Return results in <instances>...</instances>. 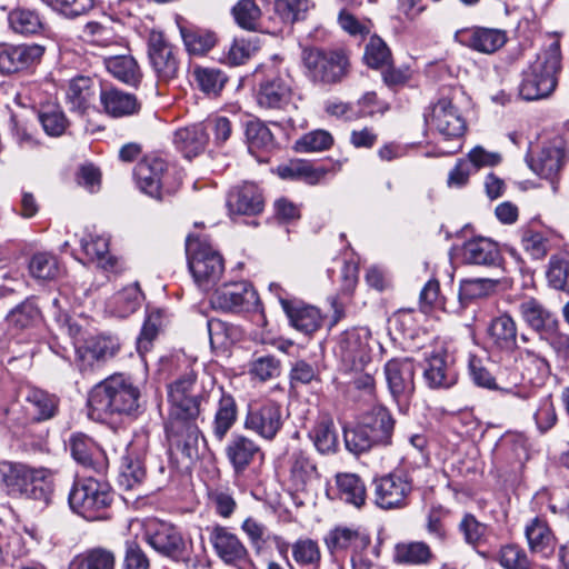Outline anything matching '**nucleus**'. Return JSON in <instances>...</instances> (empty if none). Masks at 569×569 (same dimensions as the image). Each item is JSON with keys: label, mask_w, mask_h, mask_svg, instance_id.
I'll use <instances>...</instances> for the list:
<instances>
[{"label": "nucleus", "mask_w": 569, "mask_h": 569, "mask_svg": "<svg viewBox=\"0 0 569 569\" xmlns=\"http://www.w3.org/2000/svg\"><path fill=\"white\" fill-rule=\"evenodd\" d=\"M114 553L109 549L96 547L73 557L69 569H114Z\"/></svg>", "instance_id": "37998d69"}, {"label": "nucleus", "mask_w": 569, "mask_h": 569, "mask_svg": "<svg viewBox=\"0 0 569 569\" xmlns=\"http://www.w3.org/2000/svg\"><path fill=\"white\" fill-rule=\"evenodd\" d=\"M143 540L161 556L180 560L186 553V541L171 523L149 520L144 525Z\"/></svg>", "instance_id": "9b49d317"}, {"label": "nucleus", "mask_w": 569, "mask_h": 569, "mask_svg": "<svg viewBox=\"0 0 569 569\" xmlns=\"http://www.w3.org/2000/svg\"><path fill=\"white\" fill-rule=\"evenodd\" d=\"M134 178L141 191L158 200H164L177 188L167 186V163L157 157H146L134 168Z\"/></svg>", "instance_id": "4468645a"}, {"label": "nucleus", "mask_w": 569, "mask_h": 569, "mask_svg": "<svg viewBox=\"0 0 569 569\" xmlns=\"http://www.w3.org/2000/svg\"><path fill=\"white\" fill-rule=\"evenodd\" d=\"M100 101L104 112L112 118L129 117L140 110V102L134 94L117 88L101 89Z\"/></svg>", "instance_id": "c756f323"}, {"label": "nucleus", "mask_w": 569, "mask_h": 569, "mask_svg": "<svg viewBox=\"0 0 569 569\" xmlns=\"http://www.w3.org/2000/svg\"><path fill=\"white\" fill-rule=\"evenodd\" d=\"M161 326L162 313L160 310H153L147 315L137 339V350L141 356L151 349L152 342L157 338Z\"/></svg>", "instance_id": "680f3d73"}, {"label": "nucleus", "mask_w": 569, "mask_h": 569, "mask_svg": "<svg viewBox=\"0 0 569 569\" xmlns=\"http://www.w3.org/2000/svg\"><path fill=\"white\" fill-rule=\"evenodd\" d=\"M463 260L469 264L498 267L502 256L498 244L488 238H473L462 247Z\"/></svg>", "instance_id": "c85d7f7f"}, {"label": "nucleus", "mask_w": 569, "mask_h": 569, "mask_svg": "<svg viewBox=\"0 0 569 569\" xmlns=\"http://www.w3.org/2000/svg\"><path fill=\"white\" fill-rule=\"evenodd\" d=\"M278 172L282 179L303 180L309 184L317 183L326 173L301 160L290 161L288 164L279 167Z\"/></svg>", "instance_id": "864d4df0"}, {"label": "nucleus", "mask_w": 569, "mask_h": 569, "mask_svg": "<svg viewBox=\"0 0 569 569\" xmlns=\"http://www.w3.org/2000/svg\"><path fill=\"white\" fill-rule=\"evenodd\" d=\"M120 349L119 340L111 336H97L76 347L74 363L86 376L96 371L101 363L113 358Z\"/></svg>", "instance_id": "f8f14e48"}, {"label": "nucleus", "mask_w": 569, "mask_h": 569, "mask_svg": "<svg viewBox=\"0 0 569 569\" xmlns=\"http://www.w3.org/2000/svg\"><path fill=\"white\" fill-rule=\"evenodd\" d=\"M455 39L471 50L490 54L505 46L507 36L500 29L471 27L456 31Z\"/></svg>", "instance_id": "aec40b11"}, {"label": "nucleus", "mask_w": 569, "mask_h": 569, "mask_svg": "<svg viewBox=\"0 0 569 569\" xmlns=\"http://www.w3.org/2000/svg\"><path fill=\"white\" fill-rule=\"evenodd\" d=\"M73 459L86 468L101 471L103 469V452L88 436L76 433L69 440Z\"/></svg>", "instance_id": "473e14b6"}, {"label": "nucleus", "mask_w": 569, "mask_h": 569, "mask_svg": "<svg viewBox=\"0 0 569 569\" xmlns=\"http://www.w3.org/2000/svg\"><path fill=\"white\" fill-rule=\"evenodd\" d=\"M81 248L84 254L104 271H113L118 266V259L109 254V240L102 236H90L81 239Z\"/></svg>", "instance_id": "79ce46f5"}, {"label": "nucleus", "mask_w": 569, "mask_h": 569, "mask_svg": "<svg viewBox=\"0 0 569 569\" xmlns=\"http://www.w3.org/2000/svg\"><path fill=\"white\" fill-rule=\"evenodd\" d=\"M26 410L34 421L53 418L59 410V398L39 388H28L24 396Z\"/></svg>", "instance_id": "2f4dec72"}, {"label": "nucleus", "mask_w": 569, "mask_h": 569, "mask_svg": "<svg viewBox=\"0 0 569 569\" xmlns=\"http://www.w3.org/2000/svg\"><path fill=\"white\" fill-rule=\"evenodd\" d=\"M333 143L332 136L326 130H315L302 136L296 142V150L300 152H318L328 150Z\"/></svg>", "instance_id": "338daca9"}, {"label": "nucleus", "mask_w": 569, "mask_h": 569, "mask_svg": "<svg viewBox=\"0 0 569 569\" xmlns=\"http://www.w3.org/2000/svg\"><path fill=\"white\" fill-rule=\"evenodd\" d=\"M0 478L11 493L49 505L54 492V472L48 468H32L11 461L0 462Z\"/></svg>", "instance_id": "7ed1b4c3"}, {"label": "nucleus", "mask_w": 569, "mask_h": 569, "mask_svg": "<svg viewBox=\"0 0 569 569\" xmlns=\"http://www.w3.org/2000/svg\"><path fill=\"white\" fill-rule=\"evenodd\" d=\"M339 498L346 503L361 508L367 498L366 486L355 473H339L336 476Z\"/></svg>", "instance_id": "a18cd8bd"}, {"label": "nucleus", "mask_w": 569, "mask_h": 569, "mask_svg": "<svg viewBox=\"0 0 569 569\" xmlns=\"http://www.w3.org/2000/svg\"><path fill=\"white\" fill-rule=\"evenodd\" d=\"M411 490V478L403 471L391 472L373 481L375 502L386 510L407 506Z\"/></svg>", "instance_id": "ddd939ff"}, {"label": "nucleus", "mask_w": 569, "mask_h": 569, "mask_svg": "<svg viewBox=\"0 0 569 569\" xmlns=\"http://www.w3.org/2000/svg\"><path fill=\"white\" fill-rule=\"evenodd\" d=\"M425 120L430 130L440 134L447 141H460L467 130L466 120L460 110L447 97L440 98L425 113Z\"/></svg>", "instance_id": "1a4fd4ad"}, {"label": "nucleus", "mask_w": 569, "mask_h": 569, "mask_svg": "<svg viewBox=\"0 0 569 569\" xmlns=\"http://www.w3.org/2000/svg\"><path fill=\"white\" fill-rule=\"evenodd\" d=\"M360 422L380 446L390 445L395 421L387 408L379 405L372 407L361 417Z\"/></svg>", "instance_id": "f704fd0d"}, {"label": "nucleus", "mask_w": 569, "mask_h": 569, "mask_svg": "<svg viewBox=\"0 0 569 569\" xmlns=\"http://www.w3.org/2000/svg\"><path fill=\"white\" fill-rule=\"evenodd\" d=\"M94 94V81L91 78L76 77L69 82L67 102L71 110L83 112L90 106Z\"/></svg>", "instance_id": "49530a36"}, {"label": "nucleus", "mask_w": 569, "mask_h": 569, "mask_svg": "<svg viewBox=\"0 0 569 569\" xmlns=\"http://www.w3.org/2000/svg\"><path fill=\"white\" fill-rule=\"evenodd\" d=\"M370 333L366 329H351L345 331L339 340V350L342 359L352 368L362 367L370 359Z\"/></svg>", "instance_id": "b1692460"}, {"label": "nucleus", "mask_w": 569, "mask_h": 569, "mask_svg": "<svg viewBox=\"0 0 569 569\" xmlns=\"http://www.w3.org/2000/svg\"><path fill=\"white\" fill-rule=\"evenodd\" d=\"M280 303L293 328L305 335L317 331L322 321L320 311L312 306L293 305L291 301L280 297Z\"/></svg>", "instance_id": "72a5a7b5"}, {"label": "nucleus", "mask_w": 569, "mask_h": 569, "mask_svg": "<svg viewBox=\"0 0 569 569\" xmlns=\"http://www.w3.org/2000/svg\"><path fill=\"white\" fill-rule=\"evenodd\" d=\"M343 435L346 448L353 455H360L380 446L360 421L355 427L346 428Z\"/></svg>", "instance_id": "5fc2aeb1"}, {"label": "nucleus", "mask_w": 569, "mask_h": 569, "mask_svg": "<svg viewBox=\"0 0 569 569\" xmlns=\"http://www.w3.org/2000/svg\"><path fill=\"white\" fill-rule=\"evenodd\" d=\"M366 63L373 69H381L392 62V54L387 43L378 36L370 38L365 50Z\"/></svg>", "instance_id": "e2e57ef3"}, {"label": "nucleus", "mask_w": 569, "mask_h": 569, "mask_svg": "<svg viewBox=\"0 0 569 569\" xmlns=\"http://www.w3.org/2000/svg\"><path fill=\"white\" fill-rule=\"evenodd\" d=\"M193 77L199 89L212 96H218L227 82L224 73L213 68H196Z\"/></svg>", "instance_id": "bf43d9fd"}, {"label": "nucleus", "mask_w": 569, "mask_h": 569, "mask_svg": "<svg viewBox=\"0 0 569 569\" xmlns=\"http://www.w3.org/2000/svg\"><path fill=\"white\" fill-rule=\"evenodd\" d=\"M210 542L226 563H236L248 555L239 538L227 528L217 526L210 532Z\"/></svg>", "instance_id": "7c9ffc66"}, {"label": "nucleus", "mask_w": 569, "mask_h": 569, "mask_svg": "<svg viewBox=\"0 0 569 569\" xmlns=\"http://www.w3.org/2000/svg\"><path fill=\"white\" fill-rule=\"evenodd\" d=\"M567 152L562 141L555 140L545 143L537 151H530L527 156L529 168L539 177L547 179L557 191L556 179L567 162Z\"/></svg>", "instance_id": "2eb2a0df"}, {"label": "nucleus", "mask_w": 569, "mask_h": 569, "mask_svg": "<svg viewBox=\"0 0 569 569\" xmlns=\"http://www.w3.org/2000/svg\"><path fill=\"white\" fill-rule=\"evenodd\" d=\"M302 59L308 77L316 83H337L347 74L348 59L341 51L309 48L303 50Z\"/></svg>", "instance_id": "0eeeda50"}, {"label": "nucleus", "mask_w": 569, "mask_h": 569, "mask_svg": "<svg viewBox=\"0 0 569 569\" xmlns=\"http://www.w3.org/2000/svg\"><path fill=\"white\" fill-rule=\"evenodd\" d=\"M547 279L549 284L557 290L569 293V254H556L549 260Z\"/></svg>", "instance_id": "6e6d98bb"}, {"label": "nucleus", "mask_w": 569, "mask_h": 569, "mask_svg": "<svg viewBox=\"0 0 569 569\" xmlns=\"http://www.w3.org/2000/svg\"><path fill=\"white\" fill-rule=\"evenodd\" d=\"M432 558L431 548L423 541H403L395 546L393 561L399 565H427Z\"/></svg>", "instance_id": "4c0bfd02"}, {"label": "nucleus", "mask_w": 569, "mask_h": 569, "mask_svg": "<svg viewBox=\"0 0 569 569\" xmlns=\"http://www.w3.org/2000/svg\"><path fill=\"white\" fill-rule=\"evenodd\" d=\"M224 452L238 475L244 472L258 456H262L260 446L253 439L240 433L232 435Z\"/></svg>", "instance_id": "bb28decb"}, {"label": "nucleus", "mask_w": 569, "mask_h": 569, "mask_svg": "<svg viewBox=\"0 0 569 569\" xmlns=\"http://www.w3.org/2000/svg\"><path fill=\"white\" fill-rule=\"evenodd\" d=\"M68 499L71 509L88 521L110 518L108 508L111 505L112 495L106 485L93 478L76 482Z\"/></svg>", "instance_id": "423d86ee"}, {"label": "nucleus", "mask_w": 569, "mask_h": 569, "mask_svg": "<svg viewBox=\"0 0 569 569\" xmlns=\"http://www.w3.org/2000/svg\"><path fill=\"white\" fill-rule=\"evenodd\" d=\"M263 198L253 183H244L232 188L227 196V208L230 216H256L263 210Z\"/></svg>", "instance_id": "393cba45"}, {"label": "nucleus", "mask_w": 569, "mask_h": 569, "mask_svg": "<svg viewBox=\"0 0 569 569\" xmlns=\"http://www.w3.org/2000/svg\"><path fill=\"white\" fill-rule=\"evenodd\" d=\"M497 281L488 278L465 279L460 282L459 303L465 309L472 300L488 296L495 290Z\"/></svg>", "instance_id": "603ef678"}, {"label": "nucleus", "mask_w": 569, "mask_h": 569, "mask_svg": "<svg viewBox=\"0 0 569 569\" xmlns=\"http://www.w3.org/2000/svg\"><path fill=\"white\" fill-rule=\"evenodd\" d=\"M561 69V48L559 40H553L537 54L536 60L523 72L520 94L526 100L548 97L557 87Z\"/></svg>", "instance_id": "20e7f679"}, {"label": "nucleus", "mask_w": 569, "mask_h": 569, "mask_svg": "<svg viewBox=\"0 0 569 569\" xmlns=\"http://www.w3.org/2000/svg\"><path fill=\"white\" fill-rule=\"evenodd\" d=\"M10 28L19 34H37L44 29V23L34 10L14 9L8 17Z\"/></svg>", "instance_id": "3c124183"}, {"label": "nucleus", "mask_w": 569, "mask_h": 569, "mask_svg": "<svg viewBox=\"0 0 569 569\" xmlns=\"http://www.w3.org/2000/svg\"><path fill=\"white\" fill-rule=\"evenodd\" d=\"M313 7L311 0H274L271 19L282 26L290 27L296 22L306 20Z\"/></svg>", "instance_id": "e433bc0d"}, {"label": "nucleus", "mask_w": 569, "mask_h": 569, "mask_svg": "<svg viewBox=\"0 0 569 569\" xmlns=\"http://www.w3.org/2000/svg\"><path fill=\"white\" fill-rule=\"evenodd\" d=\"M284 423L282 407L273 400H258L248 405L243 421L246 430L266 441H272Z\"/></svg>", "instance_id": "6e6552de"}, {"label": "nucleus", "mask_w": 569, "mask_h": 569, "mask_svg": "<svg viewBox=\"0 0 569 569\" xmlns=\"http://www.w3.org/2000/svg\"><path fill=\"white\" fill-rule=\"evenodd\" d=\"M88 406L90 415L99 420L116 415L137 417L141 412V391L131 378L111 375L91 389Z\"/></svg>", "instance_id": "f03ea898"}, {"label": "nucleus", "mask_w": 569, "mask_h": 569, "mask_svg": "<svg viewBox=\"0 0 569 569\" xmlns=\"http://www.w3.org/2000/svg\"><path fill=\"white\" fill-rule=\"evenodd\" d=\"M107 70L118 80L137 87L142 78L139 66L133 57L128 54L104 58Z\"/></svg>", "instance_id": "a19ab883"}, {"label": "nucleus", "mask_w": 569, "mask_h": 569, "mask_svg": "<svg viewBox=\"0 0 569 569\" xmlns=\"http://www.w3.org/2000/svg\"><path fill=\"white\" fill-rule=\"evenodd\" d=\"M422 376L430 389H449L458 381L453 360L445 349L435 350L426 357Z\"/></svg>", "instance_id": "a211bd4d"}, {"label": "nucleus", "mask_w": 569, "mask_h": 569, "mask_svg": "<svg viewBox=\"0 0 569 569\" xmlns=\"http://www.w3.org/2000/svg\"><path fill=\"white\" fill-rule=\"evenodd\" d=\"M44 47L39 44L0 43V72L11 74L23 71L39 63Z\"/></svg>", "instance_id": "6ab92c4d"}, {"label": "nucleus", "mask_w": 569, "mask_h": 569, "mask_svg": "<svg viewBox=\"0 0 569 569\" xmlns=\"http://www.w3.org/2000/svg\"><path fill=\"white\" fill-rule=\"evenodd\" d=\"M416 366L410 358H393L385 365L388 389L398 403L407 405L415 393Z\"/></svg>", "instance_id": "f3484780"}, {"label": "nucleus", "mask_w": 569, "mask_h": 569, "mask_svg": "<svg viewBox=\"0 0 569 569\" xmlns=\"http://www.w3.org/2000/svg\"><path fill=\"white\" fill-rule=\"evenodd\" d=\"M238 406L234 398L223 393L216 408L212 432L217 440L222 441L237 421Z\"/></svg>", "instance_id": "58836bf2"}, {"label": "nucleus", "mask_w": 569, "mask_h": 569, "mask_svg": "<svg viewBox=\"0 0 569 569\" xmlns=\"http://www.w3.org/2000/svg\"><path fill=\"white\" fill-rule=\"evenodd\" d=\"M488 341L498 351L510 353L518 346V326L515 319L502 313L495 317L487 329Z\"/></svg>", "instance_id": "a878e982"}, {"label": "nucleus", "mask_w": 569, "mask_h": 569, "mask_svg": "<svg viewBox=\"0 0 569 569\" xmlns=\"http://www.w3.org/2000/svg\"><path fill=\"white\" fill-rule=\"evenodd\" d=\"M310 438L321 455H332L338 451V432L331 419L319 420L310 431Z\"/></svg>", "instance_id": "de8ad7c7"}, {"label": "nucleus", "mask_w": 569, "mask_h": 569, "mask_svg": "<svg viewBox=\"0 0 569 569\" xmlns=\"http://www.w3.org/2000/svg\"><path fill=\"white\" fill-rule=\"evenodd\" d=\"M525 536L531 553L542 559H549L553 556L557 538L545 519L539 517L531 519L526 525Z\"/></svg>", "instance_id": "cd10ccee"}, {"label": "nucleus", "mask_w": 569, "mask_h": 569, "mask_svg": "<svg viewBox=\"0 0 569 569\" xmlns=\"http://www.w3.org/2000/svg\"><path fill=\"white\" fill-rule=\"evenodd\" d=\"M208 142V132H206L202 122L180 128L173 136L176 148L188 159L200 154L206 149Z\"/></svg>", "instance_id": "c9c22d12"}, {"label": "nucleus", "mask_w": 569, "mask_h": 569, "mask_svg": "<svg viewBox=\"0 0 569 569\" xmlns=\"http://www.w3.org/2000/svg\"><path fill=\"white\" fill-rule=\"evenodd\" d=\"M232 14L239 27L254 31L259 27L261 10L254 0H239L232 8Z\"/></svg>", "instance_id": "052dcab7"}, {"label": "nucleus", "mask_w": 569, "mask_h": 569, "mask_svg": "<svg viewBox=\"0 0 569 569\" xmlns=\"http://www.w3.org/2000/svg\"><path fill=\"white\" fill-rule=\"evenodd\" d=\"M29 271L36 279L53 280L60 274V266L56 256L37 252L30 259Z\"/></svg>", "instance_id": "4d7b16f0"}, {"label": "nucleus", "mask_w": 569, "mask_h": 569, "mask_svg": "<svg viewBox=\"0 0 569 569\" xmlns=\"http://www.w3.org/2000/svg\"><path fill=\"white\" fill-rule=\"evenodd\" d=\"M179 369L177 377L167 385L164 432L171 452L194 461L200 457V442L206 441L198 423L203 395L192 365L183 360Z\"/></svg>", "instance_id": "f257e3e1"}, {"label": "nucleus", "mask_w": 569, "mask_h": 569, "mask_svg": "<svg viewBox=\"0 0 569 569\" xmlns=\"http://www.w3.org/2000/svg\"><path fill=\"white\" fill-rule=\"evenodd\" d=\"M326 547L331 556H339L356 549L370 547V536L360 528L337 526L325 537Z\"/></svg>", "instance_id": "412c9836"}, {"label": "nucleus", "mask_w": 569, "mask_h": 569, "mask_svg": "<svg viewBox=\"0 0 569 569\" xmlns=\"http://www.w3.org/2000/svg\"><path fill=\"white\" fill-rule=\"evenodd\" d=\"M290 478L297 488H305L307 483L318 477L315 462L302 450L291 452L289 457Z\"/></svg>", "instance_id": "09e8293b"}, {"label": "nucleus", "mask_w": 569, "mask_h": 569, "mask_svg": "<svg viewBox=\"0 0 569 569\" xmlns=\"http://www.w3.org/2000/svg\"><path fill=\"white\" fill-rule=\"evenodd\" d=\"M248 372L252 379L266 382L280 376L281 361L271 355L254 357L249 363Z\"/></svg>", "instance_id": "13d9d810"}, {"label": "nucleus", "mask_w": 569, "mask_h": 569, "mask_svg": "<svg viewBox=\"0 0 569 569\" xmlns=\"http://www.w3.org/2000/svg\"><path fill=\"white\" fill-rule=\"evenodd\" d=\"M259 296L247 281L223 283L211 297L214 309L227 312H252L259 309Z\"/></svg>", "instance_id": "9d476101"}, {"label": "nucleus", "mask_w": 569, "mask_h": 569, "mask_svg": "<svg viewBox=\"0 0 569 569\" xmlns=\"http://www.w3.org/2000/svg\"><path fill=\"white\" fill-rule=\"evenodd\" d=\"M143 300V293L138 282L131 283L116 292L110 300L112 312L126 318L136 312Z\"/></svg>", "instance_id": "c03bdc74"}, {"label": "nucleus", "mask_w": 569, "mask_h": 569, "mask_svg": "<svg viewBox=\"0 0 569 569\" xmlns=\"http://www.w3.org/2000/svg\"><path fill=\"white\" fill-rule=\"evenodd\" d=\"M292 96V79L287 73L268 77L261 82L257 101L266 109H283Z\"/></svg>", "instance_id": "4be33fe9"}, {"label": "nucleus", "mask_w": 569, "mask_h": 569, "mask_svg": "<svg viewBox=\"0 0 569 569\" xmlns=\"http://www.w3.org/2000/svg\"><path fill=\"white\" fill-rule=\"evenodd\" d=\"M146 477V469L138 456L127 452L121 458L119 467L118 485L124 490H131L140 485Z\"/></svg>", "instance_id": "8fccbe9b"}, {"label": "nucleus", "mask_w": 569, "mask_h": 569, "mask_svg": "<svg viewBox=\"0 0 569 569\" xmlns=\"http://www.w3.org/2000/svg\"><path fill=\"white\" fill-rule=\"evenodd\" d=\"M189 270L201 290H210L224 271L221 253L206 238L190 234L186 240Z\"/></svg>", "instance_id": "39448f33"}, {"label": "nucleus", "mask_w": 569, "mask_h": 569, "mask_svg": "<svg viewBox=\"0 0 569 569\" xmlns=\"http://www.w3.org/2000/svg\"><path fill=\"white\" fill-rule=\"evenodd\" d=\"M150 64L160 81L168 82L179 72L178 50L161 32H151L148 40Z\"/></svg>", "instance_id": "dca6fc26"}, {"label": "nucleus", "mask_w": 569, "mask_h": 569, "mask_svg": "<svg viewBox=\"0 0 569 569\" xmlns=\"http://www.w3.org/2000/svg\"><path fill=\"white\" fill-rule=\"evenodd\" d=\"M259 49L258 41L252 39H234L226 52V61L230 66L244 63Z\"/></svg>", "instance_id": "774afa93"}, {"label": "nucleus", "mask_w": 569, "mask_h": 569, "mask_svg": "<svg viewBox=\"0 0 569 569\" xmlns=\"http://www.w3.org/2000/svg\"><path fill=\"white\" fill-rule=\"evenodd\" d=\"M179 31L187 51L192 56H203L217 43V34L211 30L179 24Z\"/></svg>", "instance_id": "ea45409f"}, {"label": "nucleus", "mask_w": 569, "mask_h": 569, "mask_svg": "<svg viewBox=\"0 0 569 569\" xmlns=\"http://www.w3.org/2000/svg\"><path fill=\"white\" fill-rule=\"evenodd\" d=\"M499 563L505 569H537L526 550L518 545L503 546L499 551Z\"/></svg>", "instance_id": "0e129e2a"}, {"label": "nucleus", "mask_w": 569, "mask_h": 569, "mask_svg": "<svg viewBox=\"0 0 569 569\" xmlns=\"http://www.w3.org/2000/svg\"><path fill=\"white\" fill-rule=\"evenodd\" d=\"M517 310L521 320L536 332L550 333L557 329L556 316L537 298H521Z\"/></svg>", "instance_id": "5701e85b"}, {"label": "nucleus", "mask_w": 569, "mask_h": 569, "mask_svg": "<svg viewBox=\"0 0 569 569\" xmlns=\"http://www.w3.org/2000/svg\"><path fill=\"white\" fill-rule=\"evenodd\" d=\"M292 557L300 566L318 565L321 560L318 542L310 538L298 539L292 545Z\"/></svg>", "instance_id": "69168bd1"}]
</instances>
